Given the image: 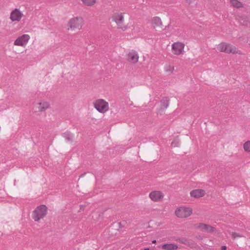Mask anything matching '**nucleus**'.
<instances>
[{
	"label": "nucleus",
	"mask_w": 250,
	"mask_h": 250,
	"mask_svg": "<svg viewBox=\"0 0 250 250\" xmlns=\"http://www.w3.org/2000/svg\"><path fill=\"white\" fill-rule=\"evenodd\" d=\"M48 208L44 205L38 206L32 212V217L34 220L38 222L46 215Z\"/></svg>",
	"instance_id": "1"
},
{
	"label": "nucleus",
	"mask_w": 250,
	"mask_h": 250,
	"mask_svg": "<svg viewBox=\"0 0 250 250\" xmlns=\"http://www.w3.org/2000/svg\"><path fill=\"white\" fill-rule=\"evenodd\" d=\"M217 48L220 52L228 54L232 53L238 54L239 55L242 54V52L240 50H238L235 46L226 42H222L220 43L218 45Z\"/></svg>",
	"instance_id": "2"
},
{
	"label": "nucleus",
	"mask_w": 250,
	"mask_h": 250,
	"mask_svg": "<svg viewBox=\"0 0 250 250\" xmlns=\"http://www.w3.org/2000/svg\"><path fill=\"white\" fill-rule=\"evenodd\" d=\"M83 24V20L82 17H74L71 19L68 22V29L75 30L80 29Z\"/></svg>",
	"instance_id": "3"
},
{
	"label": "nucleus",
	"mask_w": 250,
	"mask_h": 250,
	"mask_svg": "<svg viewBox=\"0 0 250 250\" xmlns=\"http://www.w3.org/2000/svg\"><path fill=\"white\" fill-rule=\"evenodd\" d=\"M192 213V209L190 208L181 207L176 209L175 215L178 218H187Z\"/></svg>",
	"instance_id": "4"
},
{
	"label": "nucleus",
	"mask_w": 250,
	"mask_h": 250,
	"mask_svg": "<svg viewBox=\"0 0 250 250\" xmlns=\"http://www.w3.org/2000/svg\"><path fill=\"white\" fill-rule=\"evenodd\" d=\"M94 106L100 113H104L108 111V103L103 99H98L94 103Z\"/></svg>",
	"instance_id": "5"
},
{
	"label": "nucleus",
	"mask_w": 250,
	"mask_h": 250,
	"mask_svg": "<svg viewBox=\"0 0 250 250\" xmlns=\"http://www.w3.org/2000/svg\"><path fill=\"white\" fill-rule=\"evenodd\" d=\"M185 44L181 42H176L172 44V50L174 54L180 55L184 52Z\"/></svg>",
	"instance_id": "6"
},
{
	"label": "nucleus",
	"mask_w": 250,
	"mask_h": 250,
	"mask_svg": "<svg viewBox=\"0 0 250 250\" xmlns=\"http://www.w3.org/2000/svg\"><path fill=\"white\" fill-rule=\"evenodd\" d=\"M30 36L27 34H24L19 37L14 42L16 46H24L30 40Z\"/></svg>",
	"instance_id": "7"
},
{
	"label": "nucleus",
	"mask_w": 250,
	"mask_h": 250,
	"mask_svg": "<svg viewBox=\"0 0 250 250\" xmlns=\"http://www.w3.org/2000/svg\"><path fill=\"white\" fill-rule=\"evenodd\" d=\"M23 16L19 9L15 8L10 13V19L12 21H19Z\"/></svg>",
	"instance_id": "8"
},
{
	"label": "nucleus",
	"mask_w": 250,
	"mask_h": 250,
	"mask_svg": "<svg viewBox=\"0 0 250 250\" xmlns=\"http://www.w3.org/2000/svg\"><path fill=\"white\" fill-rule=\"evenodd\" d=\"M149 198L154 202L161 201L164 198V194L160 191H153L149 193Z\"/></svg>",
	"instance_id": "9"
},
{
	"label": "nucleus",
	"mask_w": 250,
	"mask_h": 250,
	"mask_svg": "<svg viewBox=\"0 0 250 250\" xmlns=\"http://www.w3.org/2000/svg\"><path fill=\"white\" fill-rule=\"evenodd\" d=\"M139 59V56L136 51L132 50L129 52L127 55V60L133 63L138 62Z\"/></svg>",
	"instance_id": "10"
},
{
	"label": "nucleus",
	"mask_w": 250,
	"mask_h": 250,
	"mask_svg": "<svg viewBox=\"0 0 250 250\" xmlns=\"http://www.w3.org/2000/svg\"><path fill=\"white\" fill-rule=\"evenodd\" d=\"M205 191L202 189H194L190 191V195L191 197L198 198L205 195Z\"/></svg>",
	"instance_id": "11"
},
{
	"label": "nucleus",
	"mask_w": 250,
	"mask_h": 250,
	"mask_svg": "<svg viewBox=\"0 0 250 250\" xmlns=\"http://www.w3.org/2000/svg\"><path fill=\"white\" fill-rule=\"evenodd\" d=\"M197 228L202 231L212 232L214 231V228L213 227L205 224L200 223L199 224Z\"/></svg>",
	"instance_id": "12"
},
{
	"label": "nucleus",
	"mask_w": 250,
	"mask_h": 250,
	"mask_svg": "<svg viewBox=\"0 0 250 250\" xmlns=\"http://www.w3.org/2000/svg\"><path fill=\"white\" fill-rule=\"evenodd\" d=\"M113 20L116 22L118 26H121L124 21V16L122 13H115L113 17Z\"/></svg>",
	"instance_id": "13"
},
{
	"label": "nucleus",
	"mask_w": 250,
	"mask_h": 250,
	"mask_svg": "<svg viewBox=\"0 0 250 250\" xmlns=\"http://www.w3.org/2000/svg\"><path fill=\"white\" fill-rule=\"evenodd\" d=\"M49 104L47 102H42L37 104V108L39 112H43L49 107Z\"/></svg>",
	"instance_id": "14"
},
{
	"label": "nucleus",
	"mask_w": 250,
	"mask_h": 250,
	"mask_svg": "<svg viewBox=\"0 0 250 250\" xmlns=\"http://www.w3.org/2000/svg\"><path fill=\"white\" fill-rule=\"evenodd\" d=\"M161 248L166 250H176L178 249L177 245L175 244H165L162 245Z\"/></svg>",
	"instance_id": "15"
},
{
	"label": "nucleus",
	"mask_w": 250,
	"mask_h": 250,
	"mask_svg": "<svg viewBox=\"0 0 250 250\" xmlns=\"http://www.w3.org/2000/svg\"><path fill=\"white\" fill-rule=\"evenodd\" d=\"M160 103L161 104L162 108H163L164 109H166L169 105V100L168 98L165 97L161 100Z\"/></svg>",
	"instance_id": "16"
},
{
	"label": "nucleus",
	"mask_w": 250,
	"mask_h": 250,
	"mask_svg": "<svg viewBox=\"0 0 250 250\" xmlns=\"http://www.w3.org/2000/svg\"><path fill=\"white\" fill-rule=\"evenodd\" d=\"M230 3L231 5L235 8H239L243 7V4L238 0H230Z\"/></svg>",
	"instance_id": "17"
},
{
	"label": "nucleus",
	"mask_w": 250,
	"mask_h": 250,
	"mask_svg": "<svg viewBox=\"0 0 250 250\" xmlns=\"http://www.w3.org/2000/svg\"><path fill=\"white\" fill-rule=\"evenodd\" d=\"M63 137L67 142H72L73 141V136L70 132H65L63 134Z\"/></svg>",
	"instance_id": "18"
},
{
	"label": "nucleus",
	"mask_w": 250,
	"mask_h": 250,
	"mask_svg": "<svg viewBox=\"0 0 250 250\" xmlns=\"http://www.w3.org/2000/svg\"><path fill=\"white\" fill-rule=\"evenodd\" d=\"M152 22L153 24L157 26H161L162 25V22L161 19L158 17H155L153 18V19H152Z\"/></svg>",
	"instance_id": "19"
},
{
	"label": "nucleus",
	"mask_w": 250,
	"mask_h": 250,
	"mask_svg": "<svg viewBox=\"0 0 250 250\" xmlns=\"http://www.w3.org/2000/svg\"><path fill=\"white\" fill-rule=\"evenodd\" d=\"M83 3L87 6H92L95 4L96 0H81Z\"/></svg>",
	"instance_id": "20"
},
{
	"label": "nucleus",
	"mask_w": 250,
	"mask_h": 250,
	"mask_svg": "<svg viewBox=\"0 0 250 250\" xmlns=\"http://www.w3.org/2000/svg\"><path fill=\"white\" fill-rule=\"evenodd\" d=\"M174 69V67L173 65H170L169 64H166L165 67V70L166 72H169L170 73H172Z\"/></svg>",
	"instance_id": "21"
},
{
	"label": "nucleus",
	"mask_w": 250,
	"mask_h": 250,
	"mask_svg": "<svg viewBox=\"0 0 250 250\" xmlns=\"http://www.w3.org/2000/svg\"><path fill=\"white\" fill-rule=\"evenodd\" d=\"M243 148L245 151L250 152V140L246 142L243 145Z\"/></svg>",
	"instance_id": "22"
},
{
	"label": "nucleus",
	"mask_w": 250,
	"mask_h": 250,
	"mask_svg": "<svg viewBox=\"0 0 250 250\" xmlns=\"http://www.w3.org/2000/svg\"><path fill=\"white\" fill-rule=\"evenodd\" d=\"M177 241L180 242V243L184 244H185L187 242V239L184 238H179L177 240Z\"/></svg>",
	"instance_id": "23"
},
{
	"label": "nucleus",
	"mask_w": 250,
	"mask_h": 250,
	"mask_svg": "<svg viewBox=\"0 0 250 250\" xmlns=\"http://www.w3.org/2000/svg\"><path fill=\"white\" fill-rule=\"evenodd\" d=\"M231 235L233 239H235L236 237H242V235L236 232H232Z\"/></svg>",
	"instance_id": "24"
},
{
	"label": "nucleus",
	"mask_w": 250,
	"mask_h": 250,
	"mask_svg": "<svg viewBox=\"0 0 250 250\" xmlns=\"http://www.w3.org/2000/svg\"><path fill=\"white\" fill-rule=\"evenodd\" d=\"M186 1L188 3L191 4L194 3L195 0H186Z\"/></svg>",
	"instance_id": "25"
},
{
	"label": "nucleus",
	"mask_w": 250,
	"mask_h": 250,
	"mask_svg": "<svg viewBox=\"0 0 250 250\" xmlns=\"http://www.w3.org/2000/svg\"><path fill=\"white\" fill-rule=\"evenodd\" d=\"M222 250H227V247L226 246H223L221 248Z\"/></svg>",
	"instance_id": "26"
},
{
	"label": "nucleus",
	"mask_w": 250,
	"mask_h": 250,
	"mask_svg": "<svg viewBox=\"0 0 250 250\" xmlns=\"http://www.w3.org/2000/svg\"><path fill=\"white\" fill-rule=\"evenodd\" d=\"M152 243L153 244H155V243H156V240H153V241H152Z\"/></svg>",
	"instance_id": "27"
},
{
	"label": "nucleus",
	"mask_w": 250,
	"mask_h": 250,
	"mask_svg": "<svg viewBox=\"0 0 250 250\" xmlns=\"http://www.w3.org/2000/svg\"><path fill=\"white\" fill-rule=\"evenodd\" d=\"M150 250L149 248H146V249H144V250Z\"/></svg>",
	"instance_id": "28"
}]
</instances>
